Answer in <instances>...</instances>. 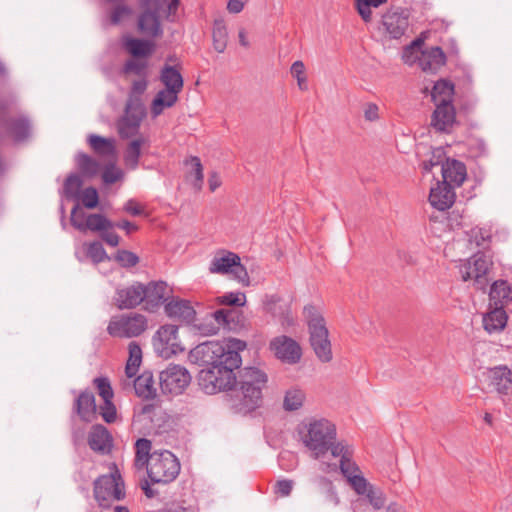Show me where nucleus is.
<instances>
[{
  "mask_svg": "<svg viewBox=\"0 0 512 512\" xmlns=\"http://www.w3.org/2000/svg\"><path fill=\"white\" fill-rule=\"evenodd\" d=\"M190 325H192L194 332L200 336L216 335L221 328L219 319L215 317V311L207 314L202 319L197 320L195 318Z\"/></svg>",
  "mask_w": 512,
  "mask_h": 512,
  "instance_id": "obj_32",
  "label": "nucleus"
},
{
  "mask_svg": "<svg viewBox=\"0 0 512 512\" xmlns=\"http://www.w3.org/2000/svg\"><path fill=\"white\" fill-rule=\"evenodd\" d=\"M148 78H137L131 84L124 115L118 122V131L122 138L135 136L143 118L146 115V109L142 101V95L148 87Z\"/></svg>",
  "mask_w": 512,
  "mask_h": 512,
  "instance_id": "obj_2",
  "label": "nucleus"
},
{
  "mask_svg": "<svg viewBox=\"0 0 512 512\" xmlns=\"http://www.w3.org/2000/svg\"><path fill=\"white\" fill-rule=\"evenodd\" d=\"M144 11L138 19V28L146 36L159 37L163 34L159 13L164 9V0H140Z\"/></svg>",
  "mask_w": 512,
  "mask_h": 512,
  "instance_id": "obj_12",
  "label": "nucleus"
},
{
  "mask_svg": "<svg viewBox=\"0 0 512 512\" xmlns=\"http://www.w3.org/2000/svg\"><path fill=\"white\" fill-rule=\"evenodd\" d=\"M305 399V394L299 389H290L286 392L283 408L286 411H295L302 407Z\"/></svg>",
  "mask_w": 512,
  "mask_h": 512,
  "instance_id": "obj_45",
  "label": "nucleus"
},
{
  "mask_svg": "<svg viewBox=\"0 0 512 512\" xmlns=\"http://www.w3.org/2000/svg\"><path fill=\"white\" fill-rule=\"evenodd\" d=\"M218 301L222 305L241 307L246 303V295L242 292H229L218 297Z\"/></svg>",
  "mask_w": 512,
  "mask_h": 512,
  "instance_id": "obj_48",
  "label": "nucleus"
},
{
  "mask_svg": "<svg viewBox=\"0 0 512 512\" xmlns=\"http://www.w3.org/2000/svg\"><path fill=\"white\" fill-rule=\"evenodd\" d=\"M491 265V258H465L460 259L459 271L463 281L474 280L477 289H484Z\"/></svg>",
  "mask_w": 512,
  "mask_h": 512,
  "instance_id": "obj_15",
  "label": "nucleus"
},
{
  "mask_svg": "<svg viewBox=\"0 0 512 512\" xmlns=\"http://www.w3.org/2000/svg\"><path fill=\"white\" fill-rule=\"evenodd\" d=\"M164 312L167 317L191 324L195 320L196 311L191 302L179 297H168L164 305Z\"/></svg>",
  "mask_w": 512,
  "mask_h": 512,
  "instance_id": "obj_19",
  "label": "nucleus"
},
{
  "mask_svg": "<svg viewBox=\"0 0 512 512\" xmlns=\"http://www.w3.org/2000/svg\"><path fill=\"white\" fill-rule=\"evenodd\" d=\"M445 152L442 148L438 147L432 150L429 160L422 162V168L425 172H431L433 167L444 164Z\"/></svg>",
  "mask_w": 512,
  "mask_h": 512,
  "instance_id": "obj_50",
  "label": "nucleus"
},
{
  "mask_svg": "<svg viewBox=\"0 0 512 512\" xmlns=\"http://www.w3.org/2000/svg\"><path fill=\"white\" fill-rule=\"evenodd\" d=\"M446 62V56L440 47H431L422 53L419 66L423 71L435 73Z\"/></svg>",
  "mask_w": 512,
  "mask_h": 512,
  "instance_id": "obj_29",
  "label": "nucleus"
},
{
  "mask_svg": "<svg viewBox=\"0 0 512 512\" xmlns=\"http://www.w3.org/2000/svg\"><path fill=\"white\" fill-rule=\"evenodd\" d=\"M103 405L100 406V415L106 423H113L117 418L116 407L112 399L103 400Z\"/></svg>",
  "mask_w": 512,
  "mask_h": 512,
  "instance_id": "obj_55",
  "label": "nucleus"
},
{
  "mask_svg": "<svg viewBox=\"0 0 512 512\" xmlns=\"http://www.w3.org/2000/svg\"><path fill=\"white\" fill-rule=\"evenodd\" d=\"M145 288V300L144 310L154 313L158 308L166 303V299L170 297L168 295V285L165 281H150L144 284Z\"/></svg>",
  "mask_w": 512,
  "mask_h": 512,
  "instance_id": "obj_20",
  "label": "nucleus"
},
{
  "mask_svg": "<svg viewBox=\"0 0 512 512\" xmlns=\"http://www.w3.org/2000/svg\"><path fill=\"white\" fill-rule=\"evenodd\" d=\"M148 143V140L139 137L133 139L124 152V164L128 170H136L141 156V147Z\"/></svg>",
  "mask_w": 512,
  "mask_h": 512,
  "instance_id": "obj_37",
  "label": "nucleus"
},
{
  "mask_svg": "<svg viewBox=\"0 0 512 512\" xmlns=\"http://www.w3.org/2000/svg\"><path fill=\"white\" fill-rule=\"evenodd\" d=\"M160 81L165 88L158 91L152 101L151 114L153 117L159 116L164 109L172 107L178 101V94L184 85L180 71L167 64L161 69Z\"/></svg>",
  "mask_w": 512,
  "mask_h": 512,
  "instance_id": "obj_6",
  "label": "nucleus"
},
{
  "mask_svg": "<svg viewBox=\"0 0 512 512\" xmlns=\"http://www.w3.org/2000/svg\"><path fill=\"white\" fill-rule=\"evenodd\" d=\"M153 348L157 355L169 359L184 351L178 335V326L165 324L159 327L152 339Z\"/></svg>",
  "mask_w": 512,
  "mask_h": 512,
  "instance_id": "obj_11",
  "label": "nucleus"
},
{
  "mask_svg": "<svg viewBox=\"0 0 512 512\" xmlns=\"http://www.w3.org/2000/svg\"><path fill=\"white\" fill-rule=\"evenodd\" d=\"M124 178V172L115 164H108L102 172V180L105 184H114Z\"/></svg>",
  "mask_w": 512,
  "mask_h": 512,
  "instance_id": "obj_47",
  "label": "nucleus"
},
{
  "mask_svg": "<svg viewBox=\"0 0 512 512\" xmlns=\"http://www.w3.org/2000/svg\"><path fill=\"white\" fill-rule=\"evenodd\" d=\"M11 130L14 137V141L23 142L26 139H28L31 134V125L27 118L20 117L12 121Z\"/></svg>",
  "mask_w": 512,
  "mask_h": 512,
  "instance_id": "obj_44",
  "label": "nucleus"
},
{
  "mask_svg": "<svg viewBox=\"0 0 512 512\" xmlns=\"http://www.w3.org/2000/svg\"><path fill=\"white\" fill-rule=\"evenodd\" d=\"M385 31L393 39L401 38L409 25V15L405 10H389L382 17Z\"/></svg>",
  "mask_w": 512,
  "mask_h": 512,
  "instance_id": "obj_21",
  "label": "nucleus"
},
{
  "mask_svg": "<svg viewBox=\"0 0 512 512\" xmlns=\"http://www.w3.org/2000/svg\"><path fill=\"white\" fill-rule=\"evenodd\" d=\"M151 441L146 438H140L135 443L136 457L135 463L138 467L142 468L150 462Z\"/></svg>",
  "mask_w": 512,
  "mask_h": 512,
  "instance_id": "obj_42",
  "label": "nucleus"
},
{
  "mask_svg": "<svg viewBox=\"0 0 512 512\" xmlns=\"http://www.w3.org/2000/svg\"><path fill=\"white\" fill-rule=\"evenodd\" d=\"M329 451L331 452L333 457H340L341 459H343V456H353V450L351 446L344 445L341 442L336 443V440L332 441V443L330 444Z\"/></svg>",
  "mask_w": 512,
  "mask_h": 512,
  "instance_id": "obj_56",
  "label": "nucleus"
},
{
  "mask_svg": "<svg viewBox=\"0 0 512 512\" xmlns=\"http://www.w3.org/2000/svg\"><path fill=\"white\" fill-rule=\"evenodd\" d=\"M504 308L495 306L484 316L483 326L488 333L500 332L505 328L508 317Z\"/></svg>",
  "mask_w": 512,
  "mask_h": 512,
  "instance_id": "obj_31",
  "label": "nucleus"
},
{
  "mask_svg": "<svg viewBox=\"0 0 512 512\" xmlns=\"http://www.w3.org/2000/svg\"><path fill=\"white\" fill-rule=\"evenodd\" d=\"M129 358L126 363L125 373L128 378L136 376L142 361V350L138 343L130 342L128 346Z\"/></svg>",
  "mask_w": 512,
  "mask_h": 512,
  "instance_id": "obj_41",
  "label": "nucleus"
},
{
  "mask_svg": "<svg viewBox=\"0 0 512 512\" xmlns=\"http://www.w3.org/2000/svg\"><path fill=\"white\" fill-rule=\"evenodd\" d=\"M82 186V178L76 173H71L64 182L62 194L66 199L78 202Z\"/></svg>",
  "mask_w": 512,
  "mask_h": 512,
  "instance_id": "obj_40",
  "label": "nucleus"
},
{
  "mask_svg": "<svg viewBox=\"0 0 512 512\" xmlns=\"http://www.w3.org/2000/svg\"><path fill=\"white\" fill-rule=\"evenodd\" d=\"M134 390L137 396L144 399H152L156 396L153 374L150 371H144L134 380Z\"/></svg>",
  "mask_w": 512,
  "mask_h": 512,
  "instance_id": "obj_34",
  "label": "nucleus"
},
{
  "mask_svg": "<svg viewBox=\"0 0 512 512\" xmlns=\"http://www.w3.org/2000/svg\"><path fill=\"white\" fill-rule=\"evenodd\" d=\"M87 256H107V254L100 241H93L87 248Z\"/></svg>",
  "mask_w": 512,
  "mask_h": 512,
  "instance_id": "obj_63",
  "label": "nucleus"
},
{
  "mask_svg": "<svg viewBox=\"0 0 512 512\" xmlns=\"http://www.w3.org/2000/svg\"><path fill=\"white\" fill-rule=\"evenodd\" d=\"M299 434L313 458L319 459L329 451L332 441L336 440L337 430L335 424L326 418H311L299 429Z\"/></svg>",
  "mask_w": 512,
  "mask_h": 512,
  "instance_id": "obj_3",
  "label": "nucleus"
},
{
  "mask_svg": "<svg viewBox=\"0 0 512 512\" xmlns=\"http://www.w3.org/2000/svg\"><path fill=\"white\" fill-rule=\"evenodd\" d=\"M131 13V9L126 5H118L114 8L110 22L113 25L119 24L125 17H127Z\"/></svg>",
  "mask_w": 512,
  "mask_h": 512,
  "instance_id": "obj_58",
  "label": "nucleus"
},
{
  "mask_svg": "<svg viewBox=\"0 0 512 512\" xmlns=\"http://www.w3.org/2000/svg\"><path fill=\"white\" fill-rule=\"evenodd\" d=\"M364 118L367 121L373 122L379 119V107L375 103H367L364 107Z\"/></svg>",
  "mask_w": 512,
  "mask_h": 512,
  "instance_id": "obj_61",
  "label": "nucleus"
},
{
  "mask_svg": "<svg viewBox=\"0 0 512 512\" xmlns=\"http://www.w3.org/2000/svg\"><path fill=\"white\" fill-rule=\"evenodd\" d=\"M245 348L246 342L236 338L227 339L225 345L217 341H207L194 347L189 353V359L202 368L218 364L240 367L242 359L239 353Z\"/></svg>",
  "mask_w": 512,
  "mask_h": 512,
  "instance_id": "obj_1",
  "label": "nucleus"
},
{
  "mask_svg": "<svg viewBox=\"0 0 512 512\" xmlns=\"http://www.w3.org/2000/svg\"><path fill=\"white\" fill-rule=\"evenodd\" d=\"M158 408L153 404H145L139 409H134L133 421L149 420L153 421V416L156 415Z\"/></svg>",
  "mask_w": 512,
  "mask_h": 512,
  "instance_id": "obj_51",
  "label": "nucleus"
},
{
  "mask_svg": "<svg viewBox=\"0 0 512 512\" xmlns=\"http://www.w3.org/2000/svg\"><path fill=\"white\" fill-rule=\"evenodd\" d=\"M369 503L375 510H380L385 506L386 497L384 492L375 486H371L365 493Z\"/></svg>",
  "mask_w": 512,
  "mask_h": 512,
  "instance_id": "obj_46",
  "label": "nucleus"
},
{
  "mask_svg": "<svg viewBox=\"0 0 512 512\" xmlns=\"http://www.w3.org/2000/svg\"><path fill=\"white\" fill-rule=\"evenodd\" d=\"M93 484L95 500L102 507H108L111 501L125 497L124 482L118 471L99 476Z\"/></svg>",
  "mask_w": 512,
  "mask_h": 512,
  "instance_id": "obj_10",
  "label": "nucleus"
},
{
  "mask_svg": "<svg viewBox=\"0 0 512 512\" xmlns=\"http://www.w3.org/2000/svg\"><path fill=\"white\" fill-rule=\"evenodd\" d=\"M70 223L78 231L84 233L86 231L102 232L114 227V223L100 213L87 214L76 203L71 210Z\"/></svg>",
  "mask_w": 512,
  "mask_h": 512,
  "instance_id": "obj_13",
  "label": "nucleus"
},
{
  "mask_svg": "<svg viewBox=\"0 0 512 512\" xmlns=\"http://www.w3.org/2000/svg\"><path fill=\"white\" fill-rule=\"evenodd\" d=\"M241 407L240 411L251 412L262 403V389L265 387L268 377L265 372L255 367H245L239 375Z\"/></svg>",
  "mask_w": 512,
  "mask_h": 512,
  "instance_id": "obj_5",
  "label": "nucleus"
},
{
  "mask_svg": "<svg viewBox=\"0 0 512 512\" xmlns=\"http://www.w3.org/2000/svg\"><path fill=\"white\" fill-rule=\"evenodd\" d=\"M270 349L278 359L288 364H296L301 359L300 345L285 335L274 338L270 342Z\"/></svg>",
  "mask_w": 512,
  "mask_h": 512,
  "instance_id": "obj_17",
  "label": "nucleus"
},
{
  "mask_svg": "<svg viewBox=\"0 0 512 512\" xmlns=\"http://www.w3.org/2000/svg\"><path fill=\"white\" fill-rule=\"evenodd\" d=\"M148 328L145 315L130 312L113 316L107 326V332L112 337L134 338L140 336Z\"/></svg>",
  "mask_w": 512,
  "mask_h": 512,
  "instance_id": "obj_9",
  "label": "nucleus"
},
{
  "mask_svg": "<svg viewBox=\"0 0 512 512\" xmlns=\"http://www.w3.org/2000/svg\"><path fill=\"white\" fill-rule=\"evenodd\" d=\"M75 161L79 171L85 176H93L98 172V162L88 154L78 153Z\"/></svg>",
  "mask_w": 512,
  "mask_h": 512,
  "instance_id": "obj_43",
  "label": "nucleus"
},
{
  "mask_svg": "<svg viewBox=\"0 0 512 512\" xmlns=\"http://www.w3.org/2000/svg\"><path fill=\"white\" fill-rule=\"evenodd\" d=\"M215 317L219 319L221 327L225 330L238 332L244 327L243 313L230 308H222L215 311Z\"/></svg>",
  "mask_w": 512,
  "mask_h": 512,
  "instance_id": "obj_28",
  "label": "nucleus"
},
{
  "mask_svg": "<svg viewBox=\"0 0 512 512\" xmlns=\"http://www.w3.org/2000/svg\"><path fill=\"white\" fill-rule=\"evenodd\" d=\"M93 382L98 390L99 396L103 400L113 399L114 393L107 377H97Z\"/></svg>",
  "mask_w": 512,
  "mask_h": 512,
  "instance_id": "obj_53",
  "label": "nucleus"
},
{
  "mask_svg": "<svg viewBox=\"0 0 512 512\" xmlns=\"http://www.w3.org/2000/svg\"><path fill=\"white\" fill-rule=\"evenodd\" d=\"M160 388L163 393L182 394L191 382L189 371L181 365L170 364L159 375Z\"/></svg>",
  "mask_w": 512,
  "mask_h": 512,
  "instance_id": "obj_14",
  "label": "nucleus"
},
{
  "mask_svg": "<svg viewBox=\"0 0 512 512\" xmlns=\"http://www.w3.org/2000/svg\"><path fill=\"white\" fill-rule=\"evenodd\" d=\"M454 95V84L448 80L441 79L435 82L431 97L435 105L452 103Z\"/></svg>",
  "mask_w": 512,
  "mask_h": 512,
  "instance_id": "obj_35",
  "label": "nucleus"
},
{
  "mask_svg": "<svg viewBox=\"0 0 512 512\" xmlns=\"http://www.w3.org/2000/svg\"><path fill=\"white\" fill-rule=\"evenodd\" d=\"M319 482L326 488L329 499L335 504H338L339 498L332 482L326 477H320Z\"/></svg>",
  "mask_w": 512,
  "mask_h": 512,
  "instance_id": "obj_62",
  "label": "nucleus"
},
{
  "mask_svg": "<svg viewBox=\"0 0 512 512\" xmlns=\"http://www.w3.org/2000/svg\"><path fill=\"white\" fill-rule=\"evenodd\" d=\"M303 315L309 328L310 344L316 356L322 362H330L332 360L331 343L320 309L315 305L308 304L304 306Z\"/></svg>",
  "mask_w": 512,
  "mask_h": 512,
  "instance_id": "obj_4",
  "label": "nucleus"
},
{
  "mask_svg": "<svg viewBox=\"0 0 512 512\" xmlns=\"http://www.w3.org/2000/svg\"><path fill=\"white\" fill-rule=\"evenodd\" d=\"M348 483L358 495H365L372 486L362 474L353 475L348 480Z\"/></svg>",
  "mask_w": 512,
  "mask_h": 512,
  "instance_id": "obj_54",
  "label": "nucleus"
},
{
  "mask_svg": "<svg viewBox=\"0 0 512 512\" xmlns=\"http://www.w3.org/2000/svg\"><path fill=\"white\" fill-rule=\"evenodd\" d=\"M149 60L142 58H130L122 66L121 73L125 77L149 78Z\"/></svg>",
  "mask_w": 512,
  "mask_h": 512,
  "instance_id": "obj_36",
  "label": "nucleus"
},
{
  "mask_svg": "<svg viewBox=\"0 0 512 512\" xmlns=\"http://www.w3.org/2000/svg\"><path fill=\"white\" fill-rule=\"evenodd\" d=\"M456 122L453 103L437 104L431 117L432 127L439 132H450Z\"/></svg>",
  "mask_w": 512,
  "mask_h": 512,
  "instance_id": "obj_22",
  "label": "nucleus"
},
{
  "mask_svg": "<svg viewBox=\"0 0 512 512\" xmlns=\"http://www.w3.org/2000/svg\"><path fill=\"white\" fill-rule=\"evenodd\" d=\"M145 288L141 282L118 288L115 293V305L120 309H134L140 304L144 305Z\"/></svg>",
  "mask_w": 512,
  "mask_h": 512,
  "instance_id": "obj_16",
  "label": "nucleus"
},
{
  "mask_svg": "<svg viewBox=\"0 0 512 512\" xmlns=\"http://www.w3.org/2000/svg\"><path fill=\"white\" fill-rule=\"evenodd\" d=\"M453 186L447 183L437 182L435 187L431 188L429 202L432 207L439 211L449 209L455 202V192Z\"/></svg>",
  "mask_w": 512,
  "mask_h": 512,
  "instance_id": "obj_23",
  "label": "nucleus"
},
{
  "mask_svg": "<svg viewBox=\"0 0 512 512\" xmlns=\"http://www.w3.org/2000/svg\"><path fill=\"white\" fill-rule=\"evenodd\" d=\"M340 471L347 481L353 475L361 474L359 466L352 461V457L347 456H343V459H340Z\"/></svg>",
  "mask_w": 512,
  "mask_h": 512,
  "instance_id": "obj_52",
  "label": "nucleus"
},
{
  "mask_svg": "<svg viewBox=\"0 0 512 512\" xmlns=\"http://www.w3.org/2000/svg\"><path fill=\"white\" fill-rule=\"evenodd\" d=\"M88 143L92 150L101 156L111 157L115 154V140L105 138L96 134L88 136Z\"/></svg>",
  "mask_w": 512,
  "mask_h": 512,
  "instance_id": "obj_38",
  "label": "nucleus"
},
{
  "mask_svg": "<svg viewBox=\"0 0 512 512\" xmlns=\"http://www.w3.org/2000/svg\"><path fill=\"white\" fill-rule=\"evenodd\" d=\"M73 411L84 422H90L96 414L95 396L92 391L86 389L75 399Z\"/></svg>",
  "mask_w": 512,
  "mask_h": 512,
  "instance_id": "obj_26",
  "label": "nucleus"
},
{
  "mask_svg": "<svg viewBox=\"0 0 512 512\" xmlns=\"http://www.w3.org/2000/svg\"><path fill=\"white\" fill-rule=\"evenodd\" d=\"M189 163L193 167V173L195 177L194 186L200 188L203 182V168L200 159L197 156H191Z\"/></svg>",
  "mask_w": 512,
  "mask_h": 512,
  "instance_id": "obj_57",
  "label": "nucleus"
},
{
  "mask_svg": "<svg viewBox=\"0 0 512 512\" xmlns=\"http://www.w3.org/2000/svg\"><path fill=\"white\" fill-rule=\"evenodd\" d=\"M125 49L132 55V58L148 59L155 50L153 42L137 38H129L125 41Z\"/></svg>",
  "mask_w": 512,
  "mask_h": 512,
  "instance_id": "obj_33",
  "label": "nucleus"
},
{
  "mask_svg": "<svg viewBox=\"0 0 512 512\" xmlns=\"http://www.w3.org/2000/svg\"><path fill=\"white\" fill-rule=\"evenodd\" d=\"M88 444L91 450L100 454H108L113 446V438L108 429L101 425H93L88 434Z\"/></svg>",
  "mask_w": 512,
  "mask_h": 512,
  "instance_id": "obj_24",
  "label": "nucleus"
},
{
  "mask_svg": "<svg viewBox=\"0 0 512 512\" xmlns=\"http://www.w3.org/2000/svg\"><path fill=\"white\" fill-rule=\"evenodd\" d=\"M294 486L293 480L282 479L278 480L275 484V493L281 497H287L290 495Z\"/></svg>",
  "mask_w": 512,
  "mask_h": 512,
  "instance_id": "obj_59",
  "label": "nucleus"
},
{
  "mask_svg": "<svg viewBox=\"0 0 512 512\" xmlns=\"http://www.w3.org/2000/svg\"><path fill=\"white\" fill-rule=\"evenodd\" d=\"M123 210L132 216H139L143 213L142 207L134 199H129L124 204Z\"/></svg>",
  "mask_w": 512,
  "mask_h": 512,
  "instance_id": "obj_64",
  "label": "nucleus"
},
{
  "mask_svg": "<svg viewBox=\"0 0 512 512\" xmlns=\"http://www.w3.org/2000/svg\"><path fill=\"white\" fill-rule=\"evenodd\" d=\"M180 462L170 451H154L146 465L147 475L153 484H168L176 479L180 472Z\"/></svg>",
  "mask_w": 512,
  "mask_h": 512,
  "instance_id": "obj_8",
  "label": "nucleus"
},
{
  "mask_svg": "<svg viewBox=\"0 0 512 512\" xmlns=\"http://www.w3.org/2000/svg\"><path fill=\"white\" fill-rule=\"evenodd\" d=\"M491 385L500 394L512 392V370L507 366H497L489 371Z\"/></svg>",
  "mask_w": 512,
  "mask_h": 512,
  "instance_id": "obj_27",
  "label": "nucleus"
},
{
  "mask_svg": "<svg viewBox=\"0 0 512 512\" xmlns=\"http://www.w3.org/2000/svg\"><path fill=\"white\" fill-rule=\"evenodd\" d=\"M441 172L443 183L453 187L460 186L467 176L466 166L456 159L446 158V161L442 164Z\"/></svg>",
  "mask_w": 512,
  "mask_h": 512,
  "instance_id": "obj_25",
  "label": "nucleus"
},
{
  "mask_svg": "<svg viewBox=\"0 0 512 512\" xmlns=\"http://www.w3.org/2000/svg\"><path fill=\"white\" fill-rule=\"evenodd\" d=\"M212 39L214 49L218 53H223L227 47L228 31L222 18L216 19L213 23Z\"/></svg>",
  "mask_w": 512,
  "mask_h": 512,
  "instance_id": "obj_39",
  "label": "nucleus"
},
{
  "mask_svg": "<svg viewBox=\"0 0 512 512\" xmlns=\"http://www.w3.org/2000/svg\"><path fill=\"white\" fill-rule=\"evenodd\" d=\"M489 297L495 306L506 307L512 301V288L506 280H496L491 285Z\"/></svg>",
  "mask_w": 512,
  "mask_h": 512,
  "instance_id": "obj_30",
  "label": "nucleus"
},
{
  "mask_svg": "<svg viewBox=\"0 0 512 512\" xmlns=\"http://www.w3.org/2000/svg\"><path fill=\"white\" fill-rule=\"evenodd\" d=\"M356 10L364 22H370L372 18L371 5L364 0H355Z\"/></svg>",
  "mask_w": 512,
  "mask_h": 512,
  "instance_id": "obj_60",
  "label": "nucleus"
},
{
  "mask_svg": "<svg viewBox=\"0 0 512 512\" xmlns=\"http://www.w3.org/2000/svg\"><path fill=\"white\" fill-rule=\"evenodd\" d=\"M241 258H215L209 271L211 273L229 274L244 285H249V276L246 267L241 264Z\"/></svg>",
  "mask_w": 512,
  "mask_h": 512,
  "instance_id": "obj_18",
  "label": "nucleus"
},
{
  "mask_svg": "<svg viewBox=\"0 0 512 512\" xmlns=\"http://www.w3.org/2000/svg\"><path fill=\"white\" fill-rule=\"evenodd\" d=\"M238 368L220 364L202 368L198 373V384L206 394L231 390L238 383L234 373V370Z\"/></svg>",
  "mask_w": 512,
  "mask_h": 512,
  "instance_id": "obj_7",
  "label": "nucleus"
},
{
  "mask_svg": "<svg viewBox=\"0 0 512 512\" xmlns=\"http://www.w3.org/2000/svg\"><path fill=\"white\" fill-rule=\"evenodd\" d=\"M80 199L82 201V204L87 209H94L97 207L99 203V195L97 190L94 187H87L85 188L81 194Z\"/></svg>",
  "mask_w": 512,
  "mask_h": 512,
  "instance_id": "obj_49",
  "label": "nucleus"
}]
</instances>
